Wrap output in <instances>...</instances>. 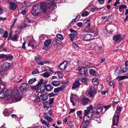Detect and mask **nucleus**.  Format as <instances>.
<instances>
[{"label":"nucleus","mask_w":128,"mask_h":128,"mask_svg":"<svg viewBox=\"0 0 128 128\" xmlns=\"http://www.w3.org/2000/svg\"><path fill=\"white\" fill-rule=\"evenodd\" d=\"M45 84L43 82V79H40L36 85L32 87V93H34V92H35V90H38L40 86Z\"/></svg>","instance_id":"423d86ee"},{"label":"nucleus","mask_w":128,"mask_h":128,"mask_svg":"<svg viewBox=\"0 0 128 128\" xmlns=\"http://www.w3.org/2000/svg\"><path fill=\"white\" fill-rule=\"evenodd\" d=\"M89 121L84 122L82 123L80 128H90V125Z\"/></svg>","instance_id":"4468645a"},{"label":"nucleus","mask_w":128,"mask_h":128,"mask_svg":"<svg viewBox=\"0 0 128 128\" xmlns=\"http://www.w3.org/2000/svg\"><path fill=\"white\" fill-rule=\"evenodd\" d=\"M88 89L89 91L88 95L92 99H93L94 96L96 94V90L92 86H90L89 87Z\"/></svg>","instance_id":"20e7f679"},{"label":"nucleus","mask_w":128,"mask_h":128,"mask_svg":"<svg viewBox=\"0 0 128 128\" xmlns=\"http://www.w3.org/2000/svg\"><path fill=\"white\" fill-rule=\"evenodd\" d=\"M68 62L66 61L63 62L58 66V68L62 70H65L68 66Z\"/></svg>","instance_id":"1a4fd4ad"},{"label":"nucleus","mask_w":128,"mask_h":128,"mask_svg":"<svg viewBox=\"0 0 128 128\" xmlns=\"http://www.w3.org/2000/svg\"><path fill=\"white\" fill-rule=\"evenodd\" d=\"M86 68H89L92 67V64L89 62H86L84 64Z\"/></svg>","instance_id":"2f4dec72"},{"label":"nucleus","mask_w":128,"mask_h":128,"mask_svg":"<svg viewBox=\"0 0 128 128\" xmlns=\"http://www.w3.org/2000/svg\"><path fill=\"white\" fill-rule=\"evenodd\" d=\"M87 78L86 77L83 78L81 79V81L83 82H85L87 80Z\"/></svg>","instance_id":"052dcab7"},{"label":"nucleus","mask_w":128,"mask_h":128,"mask_svg":"<svg viewBox=\"0 0 128 128\" xmlns=\"http://www.w3.org/2000/svg\"><path fill=\"white\" fill-rule=\"evenodd\" d=\"M40 121L42 124L45 125L47 126L48 127L50 126V124L48 122H46L45 120L42 119H41Z\"/></svg>","instance_id":"cd10ccee"},{"label":"nucleus","mask_w":128,"mask_h":128,"mask_svg":"<svg viewBox=\"0 0 128 128\" xmlns=\"http://www.w3.org/2000/svg\"><path fill=\"white\" fill-rule=\"evenodd\" d=\"M104 0H97L98 1L100 4H103L104 2Z\"/></svg>","instance_id":"774afa93"},{"label":"nucleus","mask_w":128,"mask_h":128,"mask_svg":"<svg viewBox=\"0 0 128 128\" xmlns=\"http://www.w3.org/2000/svg\"><path fill=\"white\" fill-rule=\"evenodd\" d=\"M6 58L8 60H10L13 59V57L11 55H9L8 56L6 55Z\"/></svg>","instance_id":"603ef678"},{"label":"nucleus","mask_w":128,"mask_h":128,"mask_svg":"<svg viewBox=\"0 0 128 128\" xmlns=\"http://www.w3.org/2000/svg\"><path fill=\"white\" fill-rule=\"evenodd\" d=\"M36 61L38 64L43 65L44 64L48 63V62L46 61H41L42 58L40 56H37L35 57Z\"/></svg>","instance_id":"6e6552de"},{"label":"nucleus","mask_w":128,"mask_h":128,"mask_svg":"<svg viewBox=\"0 0 128 128\" xmlns=\"http://www.w3.org/2000/svg\"><path fill=\"white\" fill-rule=\"evenodd\" d=\"M123 38L120 35H116L113 36V39L116 42H120Z\"/></svg>","instance_id":"f3484780"},{"label":"nucleus","mask_w":128,"mask_h":128,"mask_svg":"<svg viewBox=\"0 0 128 128\" xmlns=\"http://www.w3.org/2000/svg\"><path fill=\"white\" fill-rule=\"evenodd\" d=\"M83 24L82 22H78L77 23V25L78 27H81L82 25Z\"/></svg>","instance_id":"0e129e2a"},{"label":"nucleus","mask_w":128,"mask_h":128,"mask_svg":"<svg viewBox=\"0 0 128 128\" xmlns=\"http://www.w3.org/2000/svg\"><path fill=\"white\" fill-rule=\"evenodd\" d=\"M7 96L8 100L12 102H16L20 100L22 98L18 91L16 89L13 92L11 90H7V88H2L0 92V98H3Z\"/></svg>","instance_id":"f257e3e1"},{"label":"nucleus","mask_w":128,"mask_h":128,"mask_svg":"<svg viewBox=\"0 0 128 128\" xmlns=\"http://www.w3.org/2000/svg\"><path fill=\"white\" fill-rule=\"evenodd\" d=\"M80 85V84L79 81L77 80L74 82L73 84L72 87V89H75L77 88Z\"/></svg>","instance_id":"412c9836"},{"label":"nucleus","mask_w":128,"mask_h":128,"mask_svg":"<svg viewBox=\"0 0 128 128\" xmlns=\"http://www.w3.org/2000/svg\"><path fill=\"white\" fill-rule=\"evenodd\" d=\"M53 87L50 84H48L46 87V89L48 92H50L53 89Z\"/></svg>","instance_id":"4be33fe9"},{"label":"nucleus","mask_w":128,"mask_h":128,"mask_svg":"<svg viewBox=\"0 0 128 128\" xmlns=\"http://www.w3.org/2000/svg\"><path fill=\"white\" fill-rule=\"evenodd\" d=\"M23 28V27L22 26H18L17 27L18 30H16L15 32H20Z\"/></svg>","instance_id":"de8ad7c7"},{"label":"nucleus","mask_w":128,"mask_h":128,"mask_svg":"<svg viewBox=\"0 0 128 128\" xmlns=\"http://www.w3.org/2000/svg\"><path fill=\"white\" fill-rule=\"evenodd\" d=\"M12 35V31H11L9 34L8 40H9L11 38Z\"/></svg>","instance_id":"4d7b16f0"},{"label":"nucleus","mask_w":128,"mask_h":128,"mask_svg":"<svg viewBox=\"0 0 128 128\" xmlns=\"http://www.w3.org/2000/svg\"><path fill=\"white\" fill-rule=\"evenodd\" d=\"M3 34V36L4 38H6L8 37V32H7L5 31Z\"/></svg>","instance_id":"864d4df0"},{"label":"nucleus","mask_w":128,"mask_h":128,"mask_svg":"<svg viewBox=\"0 0 128 128\" xmlns=\"http://www.w3.org/2000/svg\"><path fill=\"white\" fill-rule=\"evenodd\" d=\"M127 8L125 4H122L120 5L119 8V11L120 12H122V9H124Z\"/></svg>","instance_id":"c9c22d12"},{"label":"nucleus","mask_w":128,"mask_h":128,"mask_svg":"<svg viewBox=\"0 0 128 128\" xmlns=\"http://www.w3.org/2000/svg\"><path fill=\"white\" fill-rule=\"evenodd\" d=\"M125 78H128L127 76H118L116 79H118V80H124Z\"/></svg>","instance_id":"c756f323"},{"label":"nucleus","mask_w":128,"mask_h":128,"mask_svg":"<svg viewBox=\"0 0 128 128\" xmlns=\"http://www.w3.org/2000/svg\"><path fill=\"white\" fill-rule=\"evenodd\" d=\"M69 31L71 32L74 33V34L75 35H77V32L76 30L72 29H70Z\"/></svg>","instance_id":"09e8293b"},{"label":"nucleus","mask_w":128,"mask_h":128,"mask_svg":"<svg viewBox=\"0 0 128 128\" xmlns=\"http://www.w3.org/2000/svg\"><path fill=\"white\" fill-rule=\"evenodd\" d=\"M91 46L92 48H98V51L100 52H103V48L102 46H100L97 45L94 42L93 43H91Z\"/></svg>","instance_id":"9b49d317"},{"label":"nucleus","mask_w":128,"mask_h":128,"mask_svg":"<svg viewBox=\"0 0 128 128\" xmlns=\"http://www.w3.org/2000/svg\"><path fill=\"white\" fill-rule=\"evenodd\" d=\"M64 88V86H61L60 87H58L54 89V92L55 93H58L60 92L63 90Z\"/></svg>","instance_id":"6ab92c4d"},{"label":"nucleus","mask_w":128,"mask_h":128,"mask_svg":"<svg viewBox=\"0 0 128 128\" xmlns=\"http://www.w3.org/2000/svg\"><path fill=\"white\" fill-rule=\"evenodd\" d=\"M79 73L80 75L84 74L86 76L87 75V69L84 67H81L79 69Z\"/></svg>","instance_id":"f8f14e48"},{"label":"nucleus","mask_w":128,"mask_h":128,"mask_svg":"<svg viewBox=\"0 0 128 128\" xmlns=\"http://www.w3.org/2000/svg\"><path fill=\"white\" fill-rule=\"evenodd\" d=\"M84 116L83 118V120L84 122L89 121L90 120L93 119L94 117H97L98 116V114L95 113V111L92 113L86 110H84Z\"/></svg>","instance_id":"f03ea898"},{"label":"nucleus","mask_w":128,"mask_h":128,"mask_svg":"<svg viewBox=\"0 0 128 128\" xmlns=\"http://www.w3.org/2000/svg\"><path fill=\"white\" fill-rule=\"evenodd\" d=\"M92 82L94 85L96 86L99 83V80L98 78H93L92 80Z\"/></svg>","instance_id":"b1692460"},{"label":"nucleus","mask_w":128,"mask_h":128,"mask_svg":"<svg viewBox=\"0 0 128 128\" xmlns=\"http://www.w3.org/2000/svg\"><path fill=\"white\" fill-rule=\"evenodd\" d=\"M73 46L77 50L79 49L80 48L79 47L78 45H77L74 43H73L72 44Z\"/></svg>","instance_id":"3c124183"},{"label":"nucleus","mask_w":128,"mask_h":128,"mask_svg":"<svg viewBox=\"0 0 128 128\" xmlns=\"http://www.w3.org/2000/svg\"><path fill=\"white\" fill-rule=\"evenodd\" d=\"M36 94L34 93L35 96H32V98L34 99V101L36 102H38L40 101V96H38L39 95V94H40V92H37V91H36Z\"/></svg>","instance_id":"2eb2a0df"},{"label":"nucleus","mask_w":128,"mask_h":128,"mask_svg":"<svg viewBox=\"0 0 128 128\" xmlns=\"http://www.w3.org/2000/svg\"><path fill=\"white\" fill-rule=\"evenodd\" d=\"M40 96L41 97L42 100L44 101L46 100L48 98V96L46 94H43L41 95H40Z\"/></svg>","instance_id":"bb28decb"},{"label":"nucleus","mask_w":128,"mask_h":128,"mask_svg":"<svg viewBox=\"0 0 128 128\" xmlns=\"http://www.w3.org/2000/svg\"><path fill=\"white\" fill-rule=\"evenodd\" d=\"M5 31L4 30V29L2 28H0V34L1 35L3 34Z\"/></svg>","instance_id":"6e6d98bb"},{"label":"nucleus","mask_w":128,"mask_h":128,"mask_svg":"<svg viewBox=\"0 0 128 128\" xmlns=\"http://www.w3.org/2000/svg\"><path fill=\"white\" fill-rule=\"evenodd\" d=\"M39 88L41 92H43L46 89L45 84L40 86Z\"/></svg>","instance_id":"37998d69"},{"label":"nucleus","mask_w":128,"mask_h":128,"mask_svg":"<svg viewBox=\"0 0 128 128\" xmlns=\"http://www.w3.org/2000/svg\"><path fill=\"white\" fill-rule=\"evenodd\" d=\"M92 36L90 34H87L86 35L85 40L88 41V40H91L92 38Z\"/></svg>","instance_id":"f704fd0d"},{"label":"nucleus","mask_w":128,"mask_h":128,"mask_svg":"<svg viewBox=\"0 0 128 128\" xmlns=\"http://www.w3.org/2000/svg\"><path fill=\"white\" fill-rule=\"evenodd\" d=\"M46 38V36L44 34H42L39 36V40L40 41H42L45 40Z\"/></svg>","instance_id":"ea45409f"},{"label":"nucleus","mask_w":128,"mask_h":128,"mask_svg":"<svg viewBox=\"0 0 128 128\" xmlns=\"http://www.w3.org/2000/svg\"><path fill=\"white\" fill-rule=\"evenodd\" d=\"M89 14V13L86 11H84L82 14L81 16L82 17L86 16Z\"/></svg>","instance_id":"a19ab883"},{"label":"nucleus","mask_w":128,"mask_h":128,"mask_svg":"<svg viewBox=\"0 0 128 128\" xmlns=\"http://www.w3.org/2000/svg\"><path fill=\"white\" fill-rule=\"evenodd\" d=\"M55 74H57L59 77H60L61 78L63 76V75L62 74V73L59 71L55 72Z\"/></svg>","instance_id":"8fccbe9b"},{"label":"nucleus","mask_w":128,"mask_h":128,"mask_svg":"<svg viewBox=\"0 0 128 128\" xmlns=\"http://www.w3.org/2000/svg\"><path fill=\"white\" fill-rule=\"evenodd\" d=\"M12 66V64L9 63L7 62H4L2 65V72L7 71L8 69H10Z\"/></svg>","instance_id":"39448f33"},{"label":"nucleus","mask_w":128,"mask_h":128,"mask_svg":"<svg viewBox=\"0 0 128 128\" xmlns=\"http://www.w3.org/2000/svg\"><path fill=\"white\" fill-rule=\"evenodd\" d=\"M40 9H41L43 12L45 13L46 11L47 8H50L51 7H54L56 8V6L54 3L50 0L48 1L46 3H44L43 2H41L40 4Z\"/></svg>","instance_id":"7ed1b4c3"},{"label":"nucleus","mask_w":128,"mask_h":128,"mask_svg":"<svg viewBox=\"0 0 128 128\" xmlns=\"http://www.w3.org/2000/svg\"><path fill=\"white\" fill-rule=\"evenodd\" d=\"M29 86V85L27 83H23L21 84L20 86V90L22 92H26L28 90Z\"/></svg>","instance_id":"0eeeda50"},{"label":"nucleus","mask_w":128,"mask_h":128,"mask_svg":"<svg viewBox=\"0 0 128 128\" xmlns=\"http://www.w3.org/2000/svg\"><path fill=\"white\" fill-rule=\"evenodd\" d=\"M52 84L54 86H57L60 84V82L58 81H54L52 82Z\"/></svg>","instance_id":"a878e982"},{"label":"nucleus","mask_w":128,"mask_h":128,"mask_svg":"<svg viewBox=\"0 0 128 128\" xmlns=\"http://www.w3.org/2000/svg\"><path fill=\"white\" fill-rule=\"evenodd\" d=\"M6 55L5 54H0V58H6Z\"/></svg>","instance_id":"e2e57ef3"},{"label":"nucleus","mask_w":128,"mask_h":128,"mask_svg":"<svg viewBox=\"0 0 128 128\" xmlns=\"http://www.w3.org/2000/svg\"><path fill=\"white\" fill-rule=\"evenodd\" d=\"M44 118L45 120H46L50 122H52V119L50 116H49L47 113L44 112Z\"/></svg>","instance_id":"a211bd4d"},{"label":"nucleus","mask_w":128,"mask_h":128,"mask_svg":"<svg viewBox=\"0 0 128 128\" xmlns=\"http://www.w3.org/2000/svg\"><path fill=\"white\" fill-rule=\"evenodd\" d=\"M18 36L17 34H15V35H14L12 38L11 40L13 41H15L17 40V38H18Z\"/></svg>","instance_id":"a18cd8bd"},{"label":"nucleus","mask_w":128,"mask_h":128,"mask_svg":"<svg viewBox=\"0 0 128 128\" xmlns=\"http://www.w3.org/2000/svg\"><path fill=\"white\" fill-rule=\"evenodd\" d=\"M56 37L58 38L61 40H63L64 39L63 36L60 34H58L56 35Z\"/></svg>","instance_id":"79ce46f5"},{"label":"nucleus","mask_w":128,"mask_h":128,"mask_svg":"<svg viewBox=\"0 0 128 128\" xmlns=\"http://www.w3.org/2000/svg\"><path fill=\"white\" fill-rule=\"evenodd\" d=\"M3 114L5 116H8L10 115V113L8 110L6 109L4 111Z\"/></svg>","instance_id":"7c9ffc66"},{"label":"nucleus","mask_w":128,"mask_h":128,"mask_svg":"<svg viewBox=\"0 0 128 128\" xmlns=\"http://www.w3.org/2000/svg\"><path fill=\"white\" fill-rule=\"evenodd\" d=\"M90 102V100L88 98H83L82 100V103L84 104H86Z\"/></svg>","instance_id":"aec40b11"},{"label":"nucleus","mask_w":128,"mask_h":128,"mask_svg":"<svg viewBox=\"0 0 128 128\" xmlns=\"http://www.w3.org/2000/svg\"><path fill=\"white\" fill-rule=\"evenodd\" d=\"M121 70V68L119 66L117 67L115 70L114 74L116 75L120 73Z\"/></svg>","instance_id":"5701e85b"},{"label":"nucleus","mask_w":128,"mask_h":128,"mask_svg":"<svg viewBox=\"0 0 128 128\" xmlns=\"http://www.w3.org/2000/svg\"><path fill=\"white\" fill-rule=\"evenodd\" d=\"M39 73L38 70L37 69H35L32 71V74H35Z\"/></svg>","instance_id":"bf43d9fd"},{"label":"nucleus","mask_w":128,"mask_h":128,"mask_svg":"<svg viewBox=\"0 0 128 128\" xmlns=\"http://www.w3.org/2000/svg\"><path fill=\"white\" fill-rule=\"evenodd\" d=\"M92 108V106L90 105L89 106H88L87 108V110H87L88 111H89V110Z\"/></svg>","instance_id":"338daca9"},{"label":"nucleus","mask_w":128,"mask_h":128,"mask_svg":"<svg viewBox=\"0 0 128 128\" xmlns=\"http://www.w3.org/2000/svg\"><path fill=\"white\" fill-rule=\"evenodd\" d=\"M26 9L22 10L21 13L22 14L24 15L26 14Z\"/></svg>","instance_id":"69168bd1"},{"label":"nucleus","mask_w":128,"mask_h":128,"mask_svg":"<svg viewBox=\"0 0 128 128\" xmlns=\"http://www.w3.org/2000/svg\"><path fill=\"white\" fill-rule=\"evenodd\" d=\"M41 75L44 77L48 78L50 76V74L48 72H46L41 74Z\"/></svg>","instance_id":"473e14b6"},{"label":"nucleus","mask_w":128,"mask_h":128,"mask_svg":"<svg viewBox=\"0 0 128 128\" xmlns=\"http://www.w3.org/2000/svg\"><path fill=\"white\" fill-rule=\"evenodd\" d=\"M37 5L36 4L33 6L32 8L33 9V10L32 9V10L34 11H36V9L37 8Z\"/></svg>","instance_id":"680f3d73"},{"label":"nucleus","mask_w":128,"mask_h":128,"mask_svg":"<svg viewBox=\"0 0 128 128\" xmlns=\"http://www.w3.org/2000/svg\"><path fill=\"white\" fill-rule=\"evenodd\" d=\"M90 26V23H89L84 28V32H85L88 33L90 32V30H89V28Z\"/></svg>","instance_id":"393cba45"},{"label":"nucleus","mask_w":128,"mask_h":128,"mask_svg":"<svg viewBox=\"0 0 128 128\" xmlns=\"http://www.w3.org/2000/svg\"><path fill=\"white\" fill-rule=\"evenodd\" d=\"M99 115L97 117H94L93 118V119L94 120L96 121L98 123H100L101 122V120L100 118L98 117Z\"/></svg>","instance_id":"58836bf2"},{"label":"nucleus","mask_w":128,"mask_h":128,"mask_svg":"<svg viewBox=\"0 0 128 128\" xmlns=\"http://www.w3.org/2000/svg\"><path fill=\"white\" fill-rule=\"evenodd\" d=\"M71 102L72 103L73 105L74 106H75L76 103H74L76 101V99L74 97H71L70 98Z\"/></svg>","instance_id":"49530a36"},{"label":"nucleus","mask_w":128,"mask_h":128,"mask_svg":"<svg viewBox=\"0 0 128 128\" xmlns=\"http://www.w3.org/2000/svg\"><path fill=\"white\" fill-rule=\"evenodd\" d=\"M10 9L12 10H15L17 7L16 3L14 2H10L9 4Z\"/></svg>","instance_id":"dca6fc26"},{"label":"nucleus","mask_w":128,"mask_h":128,"mask_svg":"<svg viewBox=\"0 0 128 128\" xmlns=\"http://www.w3.org/2000/svg\"><path fill=\"white\" fill-rule=\"evenodd\" d=\"M122 109V107L119 106H118L117 107L116 110L115 112V113L118 114L120 113Z\"/></svg>","instance_id":"c85d7f7f"},{"label":"nucleus","mask_w":128,"mask_h":128,"mask_svg":"<svg viewBox=\"0 0 128 128\" xmlns=\"http://www.w3.org/2000/svg\"><path fill=\"white\" fill-rule=\"evenodd\" d=\"M102 109L103 108L102 107H98L97 108L96 110V111H95V113L99 114L98 113L99 112H101L102 111Z\"/></svg>","instance_id":"4c0bfd02"},{"label":"nucleus","mask_w":128,"mask_h":128,"mask_svg":"<svg viewBox=\"0 0 128 128\" xmlns=\"http://www.w3.org/2000/svg\"><path fill=\"white\" fill-rule=\"evenodd\" d=\"M38 45V44L32 39V48H35Z\"/></svg>","instance_id":"72a5a7b5"},{"label":"nucleus","mask_w":128,"mask_h":128,"mask_svg":"<svg viewBox=\"0 0 128 128\" xmlns=\"http://www.w3.org/2000/svg\"><path fill=\"white\" fill-rule=\"evenodd\" d=\"M51 42V40L50 39H48L46 40L44 42V46L42 49L47 50L50 48L49 45Z\"/></svg>","instance_id":"9d476101"},{"label":"nucleus","mask_w":128,"mask_h":128,"mask_svg":"<svg viewBox=\"0 0 128 128\" xmlns=\"http://www.w3.org/2000/svg\"><path fill=\"white\" fill-rule=\"evenodd\" d=\"M67 124L68 125L70 126H73V122L71 121H68Z\"/></svg>","instance_id":"5fc2aeb1"},{"label":"nucleus","mask_w":128,"mask_h":128,"mask_svg":"<svg viewBox=\"0 0 128 128\" xmlns=\"http://www.w3.org/2000/svg\"><path fill=\"white\" fill-rule=\"evenodd\" d=\"M77 35H75L74 34H69V36L70 38V40L72 41H73L75 38L76 36Z\"/></svg>","instance_id":"c03bdc74"},{"label":"nucleus","mask_w":128,"mask_h":128,"mask_svg":"<svg viewBox=\"0 0 128 128\" xmlns=\"http://www.w3.org/2000/svg\"><path fill=\"white\" fill-rule=\"evenodd\" d=\"M90 74L93 76H95L96 74V72L92 69H90L89 70Z\"/></svg>","instance_id":"e433bc0d"},{"label":"nucleus","mask_w":128,"mask_h":128,"mask_svg":"<svg viewBox=\"0 0 128 128\" xmlns=\"http://www.w3.org/2000/svg\"><path fill=\"white\" fill-rule=\"evenodd\" d=\"M119 116L118 115L114 114L113 118L112 124V126L115 125L117 126L119 120Z\"/></svg>","instance_id":"ddd939ff"},{"label":"nucleus","mask_w":128,"mask_h":128,"mask_svg":"<svg viewBox=\"0 0 128 128\" xmlns=\"http://www.w3.org/2000/svg\"><path fill=\"white\" fill-rule=\"evenodd\" d=\"M128 68L127 67H126L123 68L122 71V72L123 73H124L127 72L128 71Z\"/></svg>","instance_id":"13d9d810"}]
</instances>
